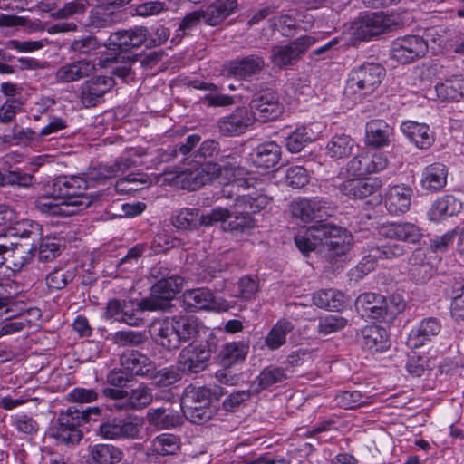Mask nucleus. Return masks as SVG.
Returning a JSON list of instances; mask_svg holds the SVG:
<instances>
[{"mask_svg": "<svg viewBox=\"0 0 464 464\" xmlns=\"http://www.w3.org/2000/svg\"><path fill=\"white\" fill-rule=\"evenodd\" d=\"M352 242V235L345 229L322 219L295 237L304 256L317 250L332 266L351 249Z\"/></svg>", "mask_w": 464, "mask_h": 464, "instance_id": "f257e3e1", "label": "nucleus"}, {"mask_svg": "<svg viewBox=\"0 0 464 464\" xmlns=\"http://www.w3.org/2000/svg\"><path fill=\"white\" fill-rule=\"evenodd\" d=\"M239 157L235 153L222 152L219 161L221 165L206 164L198 166V161L189 165V168L181 169L177 178L183 189L194 191L200 188L206 183L210 181L213 175H220L223 171L227 175H231L234 179H241L248 175V170L240 165Z\"/></svg>", "mask_w": 464, "mask_h": 464, "instance_id": "f03ea898", "label": "nucleus"}, {"mask_svg": "<svg viewBox=\"0 0 464 464\" xmlns=\"http://www.w3.org/2000/svg\"><path fill=\"white\" fill-rule=\"evenodd\" d=\"M224 394V388L216 383L188 387L180 403L184 416L197 425L208 422L217 414V410L211 405V401H218Z\"/></svg>", "mask_w": 464, "mask_h": 464, "instance_id": "7ed1b4c3", "label": "nucleus"}, {"mask_svg": "<svg viewBox=\"0 0 464 464\" xmlns=\"http://www.w3.org/2000/svg\"><path fill=\"white\" fill-rule=\"evenodd\" d=\"M152 276L158 278V281L151 287V297L142 299L140 305L144 309L166 310L169 307L170 301L181 290L184 279L171 274L162 266L154 267Z\"/></svg>", "mask_w": 464, "mask_h": 464, "instance_id": "20e7f679", "label": "nucleus"}, {"mask_svg": "<svg viewBox=\"0 0 464 464\" xmlns=\"http://www.w3.org/2000/svg\"><path fill=\"white\" fill-rule=\"evenodd\" d=\"M384 75L385 69L380 63H364L350 72L344 94L355 102L360 101L375 92Z\"/></svg>", "mask_w": 464, "mask_h": 464, "instance_id": "39448f33", "label": "nucleus"}, {"mask_svg": "<svg viewBox=\"0 0 464 464\" xmlns=\"http://www.w3.org/2000/svg\"><path fill=\"white\" fill-rule=\"evenodd\" d=\"M88 187L82 175L60 176L53 180V194L60 200H65L73 209L80 212L86 209L100 198L83 192Z\"/></svg>", "mask_w": 464, "mask_h": 464, "instance_id": "423d86ee", "label": "nucleus"}, {"mask_svg": "<svg viewBox=\"0 0 464 464\" xmlns=\"http://www.w3.org/2000/svg\"><path fill=\"white\" fill-rule=\"evenodd\" d=\"M142 425V420L137 416H108L100 423L96 433L106 440H132L140 437Z\"/></svg>", "mask_w": 464, "mask_h": 464, "instance_id": "0eeeda50", "label": "nucleus"}, {"mask_svg": "<svg viewBox=\"0 0 464 464\" xmlns=\"http://www.w3.org/2000/svg\"><path fill=\"white\" fill-rule=\"evenodd\" d=\"M398 25L397 16L382 12L370 13L356 18L350 26L351 34L357 40L372 38L392 31Z\"/></svg>", "mask_w": 464, "mask_h": 464, "instance_id": "6e6552de", "label": "nucleus"}, {"mask_svg": "<svg viewBox=\"0 0 464 464\" xmlns=\"http://www.w3.org/2000/svg\"><path fill=\"white\" fill-rule=\"evenodd\" d=\"M217 352V341L208 339L206 343H190L179 353L177 365L182 373H198L207 367L212 353Z\"/></svg>", "mask_w": 464, "mask_h": 464, "instance_id": "1a4fd4ad", "label": "nucleus"}, {"mask_svg": "<svg viewBox=\"0 0 464 464\" xmlns=\"http://www.w3.org/2000/svg\"><path fill=\"white\" fill-rule=\"evenodd\" d=\"M428 49V43L423 37L409 34L392 42L390 56L392 60L407 64L424 57Z\"/></svg>", "mask_w": 464, "mask_h": 464, "instance_id": "9d476101", "label": "nucleus"}, {"mask_svg": "<svg viewBox=\"0 0 464 464\" xmlns=\"http://www.w3.org/2000/svg\"><path fill=\"white\" fill-rule=\"evenodd\" d=\"M315 44L310 35L301 36L285 45H276L271 49V62L279 68L295 64L307 50Z\"/></svg>", "mask_w": 464, "mask_h": 464, "instance_id": "9b49d317", "label": "nucleus"}, {"mask_svg": "<svg viewBox=\"0 0 464 464\" xmlns=\"http://www.w3.org/2000/svg\"><path fill=\"white\" fill-rule=\"evenodd\" d=\"M249 107L254 117L264 122L275 121L284 112V105L280 102L278 94L269 89L256 93Z\"/></svg>", "mask_w": 464, "mask_h": 464, "instance_id": "f8f14e48", "label": "nucleus"}, {"mask_svg": "<svg viewBox=\"0 0 464 464\" xmlns=\"http://www.w3.org/2000/svg\"><path fill=\"white\" fill-rule=\"evenodd\" d=\"M59 428L55 437L65 444H76L82 439L79 427L86 423L82 411L76 406L69 407L58 417Z\"/></svg>", "mask_w": 464, "mask_h": 464, "instance_id": "ddd939ff", "label": "nucleus"}, {"mask_svg": "<svg viewBox=\"0 0 464 464\" xmlns=\"http://www.w3.org/2000/svg\"><path fill=\"white\" fill-rule=\"evenodd\" d=\"M34 244L24 245L13 242L6 235H0V258L9 262L13 270H21L34 256Z\"/></svg>", "mask_w": 464, "mask_h": 464, "instance_id": "4468645a", "label": "nucleus"}, {"mask_svg": "<svg viewBox=\"0 0 464 464\" xmlns=\"http://www.w3.org/2000/svg\"><path fill=\"white\" fill-rule=\"evenodd\" d=\"M387 157L382 152H362L353 157L346 165L347 172L352 176H364L386 169Z\"/></svg>", "mask_w": 464, "mask_h": 464, "instance_id": "2eb2a0df", "label": "nucleus"}, {"mask_svg": "<svg viewBox=\"0 0 464 464\" xmlns=\"http://www.w3.org/2000/svg\"><path fill=\"white\" fill-rule=\"evenodd\" d=\"M114 85L111 76L100 75L85 81L80 88L82 103L87 108L95 106Z\"/></svg>", "mask_w": 464, "mask_h": 464, "instance_id": "dca6fc26", "label": "nucleus"}, {"mask_svg": "<svg viewBox=\"0 0 464 464\" xmlns=\"http://www.w3.org/2000/svg\"><path fill=\"white\" fill-rule=\"evenodd\" d=\"M264 67V58L256 54H251L229 61L224 65L223 72L228 76L245 80L259 73Z\"/></svg>", "mask_w": 464, "mask_h": 464, "instance_id": "f3484780", "label": "nucleus"}, {"mask_svg": "<svg viewBox=\"0 0 464 464\" xmlns=\"http://www.w3.org/2000/svg\"><path fill=\"white\" fill-rule=\"evenodd\" d=\"M182 307L188 312L221 309L218 302L208 288H194L182 294Z\"/></svg>", "mask_w": 464, "mask_h": 464, "instance_id": "a211bd4d", "label": "nucleus"}, {"mask_svg": "<svg viewBox=\"0 0 464 464\" xmlns=\"http://www.w3.org/2000/svg\"><path fill=\"white\" fill-rule=\"evenodd\" d=\"M253 118L245 107L236 109L231 114L218 121L219 132L224 136H237L244 133L252 124Z\"/></svg>", "mask_w": 464, "mask_h": 464, "instance_id": "6ab92c4d", "label": "nucleus"}, {"mask_svg": "<svg viewBox=\"0 0 464 464\" xmlns=\"http://www.w3.org/2000/svg\"><path fill=\"white\" fill-rule=\"evenodd\" d=\"M94 71V63L82 59L60 66L54 72V78L58 83H70L90 76Z\"/></svg>", "mask_w": 464, "mask_h": 464, "instance_id": "aec40b11", "label": "nucleus"}, {"mask_svg": "<svg viewBox=\"0 0 464 464\" xmlns=\"http://www.w3.org/2000/svg\"><path fill=\"white\" fill-rule=\"evenodd\" d=\"M355 307L362 317L370 319L383 317L388 309L386 298L374 293L360 295L355 301Z\"/></svg>", "mask_w": 464, "mask_h": 464, "instance_id": "412c9836", "label": "nucleus"}, {"mask_svg": "<svg viewBox=\"0 0 464 464\" xmlns=\"http://www.w3.org/2000/svg\"><path fill=\"white\" fill-rule=\"evenodd\" d=\"M382 182L376 179H352L339 186L340 192L351 198L362 199L379 192Z\"/></svg>", "mask_w": 464, "mask_h": 464, "instance_id": "4be33fe9", "label": "nucleus"}, {"mask_svg": "<svg viewBox=\"0 0 464 464\" xmlns=\"http://www.w3.org/2000/svg\"><path fill=\"white\" fill-rule=\"evenodd\" d=\"M326 202L316 198H298L290 205L291 214L294 218L303 222H310L314 218H322L325 214Z\"/></svg>", "mask_w": 464, "mask_h": 464, "instance_id": "5701e85b", "label": "nucleus"}, {"mask_svg": "<svg viewBox=\"0 0 464 464\" xmlns=\"http://www.w3.org/2000/svg\"><path fill=\"white\" fill-rule=\"evenodd\" d=\"M440 331L441 324L439 319L436 317L425 318L411 331L407 344L410 348L420 347L426 342L431 341L433 337L439 335Z\"/></svg>", "mask_w": 464, "mask_h": 464, "instance_id": "b1692460", "label": "nucleus"}, {"mask_svg": "<svg viewBox=\"0 0 464 464\" xmlns=\"http://www.w3.org/2000/svg\"><path fill=\"white\" fill-rule=\"evenodd\" d=\"M150 332L154 342L161 347L169 351L179 348L176 329L169 317L153 322Z\"/></svg>", "mask_w": 464, "mask_h": 464, "instance_id": "393cba45", "label": "nucleus"}, {"mask_svg": "<svg viewBox=\"0 0 464 464\" xmlns=\"http://www.w3.org/2000/svg\"><path fill=\"white\" fill-rule=\"evenodd\" d=\"M281 159V148L274 142H265L249 154V160L256 168L267 169L276 167Z\"/></svg>", "mask_w": 464, "mask_h": 464, "instance_id": "a878e982", "label": "nucleus"}, {"mask_svg": "<svg viewBox=\"0 0 464 464\" xmlns=\"http://www.w3.org/2000/svg\"><path fill=\"white\" fill-rule=\"evenodd\" d=\"M148 34V29L144 26L117 31L111 34L110 44L121 51H129L145 44Z\"/></svg>", "mask_w": 464, "mask_h": 464, "instance_id": "bb28decb", "label": "nucleus"}, {"mask_svg": "<svg viewBox=\"0 0 464 464\" xmlns=\"http://www.w3.org/2000/svg\"><path fill=\"white\" fill-rule=\"evenodd\" d=\"M380 234L385 237L416 244L422 237L421 229L410 222L389 223L382 226Z\"/></svg>", "mask_w": 464, "mask_h": 464, "instance_id": "cd10ccee", "label": "nucleus"}, {"mask_svg": "<svg viewBox=\"0 0 464 464\" xmlns=\"http://www.w3.org/2000/svg\"><path fill=\"white\" fill-rule=\"evenodd\" d=\"M121 363L131 376L137 375L148 378L153 373L155 364L147 355L138 351L124 353L121 357Z\"/></svg>", "mask_w": 464, "mask_h": 464, "instance_id": "c85d7f7f", "label": "nucleus"}, {"mask_svg": "<svg viewBox=\"0 0 464 464\" xmlns=\"http://www.w3.org/2000/svg\"><path fill=\"white\" fill-rule=\"evenodd\" d=\"M401 130L417 148L421 150L430 148L434 141L433 133L425 123L406 121L401 123Z\"/></svg>", "mask_w": 464, "mask_h": 464, "instance_id": "c756f323", "label": "nucleus"}, {"mask_svg": "<svg viewBox=\"0 0 464 464\" xmlns=\"http://www.w3.org/2000/svg\"><path fill=\"white\" fill-rule=\"evenodd\" d=\"M393 129L382 120H371L365 126V143L373 148H382L390 143Z\"/></svg>", "mask_w": 464, "mask_h": 464, "instance_id": "7c9ffc66", "label": "nucleus"}, {"mask_svg": "<svg viewBox=\"0 0 464 464\" xmlns=\"http://www.w3.org/2000/svg\"><path fill=\"white\" fill-rule=\"evenodd\" d=\"M412 190L406 186H394L386 194L385 206L392 215H400L409 210Z\"/></svg>", "mask_w": 464, "mask_h": 464, "instance_id": "2f4dec72", "label": "nucleus"}, {"mask_svg": "<svg viewBox=\"0 0 464 464\" xmlns=\"http://www.w3.org/2000/svg\"><path fill=\"white\" fill-rule=\"evenodd\" d=\"M406 252L405 246L399 243L373 246L370 247L368 254L364 256L362 261L365 264L369 263L368 269H371L379 260H393L404 256Z\"/></svg>", "mask_w": 464, "mask_h": 464, "instance_id": "473e14b6", "label": "nucleus"}, {"mask_svg": "<svg viewBox=\"0 0 464 464\" xmlns=\"http://www.w3.org/2000/svg\"><path fill=\"white\" fill-rule=\"evenodd\" d=\"M237 0H215L205 9V24L217 26L237 8Z\"/></svg>", "mask_w": 464, "mask_h": 464, "instance_id": "72a5a7b5", "label": "nucleus"}, {"mask_svg": "<svg viewBox=\"0 0 464 464\" xmlns=\"http://www.w3.org/2000/svg\"><path fill=\"white\" fill-rule=\"evenodd\" d=\"M361 344L364 350L381 352L388 347V334L384 328L376 325H367L361 332Z\"/></svg>", "mask_w": 464, "mask_h": 464, "instance_id": "f704fd0d", "label": "nucleus"}, {"mask_svg": "<svg viewBox=\"0 0 464 464\" xmlns=\"http://www.w3.org/2000/svg\"><path fill=\"white\" fill-rule=\"evenodd\" d=\"M448 169L443 163L436 162L425 168L421 186L426 190L436 192L447 184Z\"/></svg>", "mask_w": 464, "mask_h": 464, "instance_id": "c9c22d12", "label": "nucleus"}, {"mask_svg": "<svg viewBox=\"0 0 464 464\" xmlns=\"http://www.w3.org/2000/svg\"><path fill=\"white\" fill-rule=\"evenodd\" d=\"M433 274L432 266L426 261L423 250L416 249L409 258V275L417 284H425Z\"/></svg>", "mask_w": 464, "mask_h": 464, "instance_id": "e433bc0d", "label": "nucleus"}, {"mask_svg": "<svg viewBox=\"0 0 464 464\" xmlns=\"http://www.w3.org/2000/svg\"><path fill=\"white\" fill-rule=\"evenodd\" d=\"M462 209V202L452 195H445L433 202L429 211L430 220L440 221L447 217L459 214Z\"/></svg>", "mask_w": 464, "mask_h": 464, "instance_id": "4c0bfd02", "label": "nucleus"}, {"mask_svg": "<svg viewBox=\"0 0 464 464\" xmlns=\"http://www.w3.org/2000/svg\"><path fill=\"white\" fill-rule=\"evenodd\" d=\"M357 148L356 141L344 133L334 135L327 142L325 153L334 160L347 158Z\"/></svg>", "mask_w": 464, "mask_h": 464, "instance_id": "58836bf2", "label": "nucleus"}, {"mask_svg": "<svg viewBox=\"0 0 464 464\" xmlns=\"http://www.w3.org/2000/svg\"><path fill=\"white\" fill-rule=\"evenodd\" d=\"M123 459V451L111 444H97L91 448L88 464H118Z\"/></svg>", "mask_w": 464, "mask_h": 464, "instance_id": "ea45409f", "label": "nucleus"}, {"mask_svg": "<svg viewBox=\"0 0 464 464\" xmlns=\"http://www.w3.org/2000/svg\"><path fill=\"white\" fill-rule=\"evenodd\" d=\"M437 96L448 102H459L464 96V75L454 74L435 86Z\"/></svg>", "mask_w": 464, "mask_h": 464, "instance_id": "a19ab883", "label": "nucleus"}, {"mask_svg": "<svg viewBox=\"0 0 464 464\" xmlns=\"http://www.w3.org/2000/svg\"><path fill=\"white\" fill-rule=\"evenodd\" d=\"M147 421L160 430H169L179 426L182 419L178 412L165 408H151L147 412Z\"/></svg>", "mask_w": 464, "mask_h": 464, "instance_id": "79ce46f5", "label": "nucleus"}, {"mask_svg": "<svg viewBox=\"0 0 464 464\" xmlns=\"http://www.w3.org/2000/svg\"><path fill=\"white\" fill-rule=\"evenodd\" d=\"M121 16L120 12L111 6H107V4L102 1L90 12V24L97 29L110 27L118 23Z\"/></svg>", "mask_w": 464, "mask_h": 464, "instance_id": "37998d69", "label": "nucleus"}, {"mask_svg": "<svg viewBox=\"0 0 464 464\" xmlns=\"http://www.w3.org/2000/svg\"><path fill=\"white\" fill-rule=\"evenodd\" d=\"M179 343L188 342L197 337L199 333V323L194 316L176 315L169 317Z\"/></svg>", "mask_w": 464, "mask_h": 464, "instance_id": "c03bdc74", "label": "nucleus"}, {"mask_svg": "<svg viewBox=\"0 0 464 464\" xmlns=\"http://www.w3.org/2000/svg\"><path fill=\"white\" fill-rule=\"evenodd\" d=\"M248 353V345L243 342L226 343L219 352L218 360L222 367H232L243 362Z\"/></svg>", "mask_w": 464, "mask_h": 464, "instance_id": "a18cd8bd", "label": "nucleus"}, {"mask_svg": "<svg viewBox=\"0 0 464 464\" xmlns=\"http://www.w3.org/2000/svg\"><path fill=\"white\" fill-rule=\"evenodd\" d=\"M76 276V269L66 265L53 267L45 276L47 287L52 291L62 290Z\"/></svg>", "mask_w": 464, "mask_h": 464, "instance_id": "49530a36", "label": "nucleus"}, {"mask_svg": "<svg viewBox=\"0 0 464 464\" xmlns=\"http://www.w3.org/2000/svg\"><path fill=\"white\" fill-rule=\"evenodd\" d=\"M313 304L319 308L339 311L345 304L344 295L335 289L320 290L313 295Z\"/></svg>", "mask_w": 464, "mask_h": 464, "instance_id": "de8ad7c7", "label": "nucleus"}, {"mask_svg": "<svg viewBox=\"0 0 464 464\" xmlns=\"http://www.w3.org/2000/svg\"><path fill=\"white\" fill-rule=\"evenodd\" d=\"M271 201V198L261 191L255 190L251 193L237 196L235 199V207L243 210L257 213L264 209Z\"/></svg>", "mask_w": 464, "mask_h": 464, "instance_id": "09e8293b", "label": "nucleus"}, {"mask_svg": "<svg viewBox=\"0 0 464 464\" xmlns=\"http://www.w3.org/2000/svg\"><path fill=\"white\" fill-rule=\"evenodd\" d=\"M294 330L292 322L281 319L271 328L265 338V344L271 351H276L286 342V336Z\"/></svg>", "mask_w": 464, "mask_h": 464, "instance_id": "8fccbe9b", "label": "nucleus"}, {"mask_svg": "<svg viewBox=\"0 0 464 464\" xmlns=\"http://www.w3.org/2000/svg\"><path fill=\"white\" fill-rule=\"evenodd\" d=\"M180 449V440L170 433H163L155 437L151 442L150 450L153 455L169 456L175 455Z\"/></svg>", "mask_w": 464, "mask_h": 464, "instance_id": "3c124183", "label": "nucleus"}, {"mask_svg": "<svg viewBox=\"0 0 464 464\" xmlns=\"http://www.w3.org/2000/svg\"><path fill=\"white\" fill-rule=\"evenodd\" d=\"M172 225L180 230H192L201 224V215L198 208H181L176 211L171 218Z\"/></svg>", "mask_w": 464, "mask_h": 464, "instance_id": "603ef678", "label": "nucleus"}, {"mask_svg": "<svg viewBox=\"0 0 464 464\" xmlns=\"http://www.w3.org/2000/svg\"><path fill=\"white\" fill-rule=\"evenodd\" d=\"M64 240L56 236H46L42 238L38 247L40 262H51L59 256L63 250Z\"/></svg>", "mask_w": 464, "mask_h": 464, "instance_id": "864d4df0", "label": "nucleus"}, {"mask_svg": "<svg viewBox=\"0 0 464 464\" xmlns=\"http://www.w3.org/2000/svg\"><path fill=\"white\" fill-rule=\"evenodd\" d=\"M82 175L88 188L103 185L108 180L115 178L113 169L111 168L110 165L102 163L90 167L87 171Z\"/></svg>", "mask_w": 464, "mask_h": 464, "instance_id": "5fc2aeb1", "label": "nucleus"}, {"mask_svg": "<svg viewBox=\"0 0 464 464\" xmlns=\"http://www.w3.org/2000/svg\"><path fill=\"white\" fill-rule=\"evenodd\" d=\"M10 235L21 239L31 240V244H34L42 236V227L34 220L24 219L15 223L14 226L11 227Z\"/></svg>", "mask_w": 464, "mask_h": 464, "instance_id": "6e6d98bb", "label": "nucleus"}, {"mask_svg": "<svg viewBox=\"0 0 464 464\" xmlns=\"http://www.w3.org/2000/svg\"><path fill=\"white\" fill-rule=\"evenodd\" d=\"M200 140L201 138L198 134H191L175 147L179 157V164L186 166L197 161L195 160L197 158L195 157L197 151L194 150L200 142Z\"/></svg>", "mask_w": 464, "mask_h": 464, "instance_id": "4d7b16f0", "label": "nucleus"}, {"mask_svg": "<svg viewBox=\"0 0 464 464\" xmlns=\"http://www.w3.org/2000/svg\"><path fill=\"white\" fill-rule=\"evenodd\" d=\"M152 401V391L145 384H140L137 388L129 392L128 405H130L131 411L145 409Z\"/></svg>", "mask_w": 464, "mask_h": 464, "instance_id": "13d9d810", "label": "nucleus"}, {"mask_svg": "<svg viewBox=\"0 0 464 464\" xmlns=\"http://www.w3.org/2000/svg\"><path fill=\"white\" fill-rule=\"evenodd\" d=\"M288 378L286 372L279 367L269 366L265 368L256 377L258 391L265 390L274 384L284 382Z\"/></svg>", "mask_w": 464, "mask_h": 464, "instance_id": "bf43d9fd", "label": "nucleus"}, {"mask_svg": "<svg viewBox=\"0 0 464 464\" xmlns=\"http://www.w3.org/2000/svg\"><path fill=\"white\" fill-rule=\"evenodd\" d=\"M181 371L177 368L164 367L160 371H156V366H153V373L149 376L153 382L160 387H167L172 385L181 380Z\"/></svg>", "mask_w": 464, "mask_h": 464, "instance_id": "052dcab7", "label": "nucleus"}, {"mask_svg": "<svg viewBox=\"0 0 464 464\" xmlns=\"http://www.w3.org/2000/svg\"><path fill=\"white\" fill-rule=\"evenodd\" d=\"M255 227L256 219L248 211L241 210L235 214L234 218L227 224L225 230L234 234H241Z\"/></svg>", "mask_w": 464, "mask_h": 464, "instance_id": "680f3d73", "label": "nucleus"}, {"mask_svg": "<svg viewBox=\"0 0 464 464\" xmlns=\"http://www.w3.org/2000/svg\"><path fill=\"white\" fill-rule=\"evenodd\" d=\"M140 304L141 301L136 304L131 301L125 302V308L120 322L130 326H140L143 324L144 320L141 317L142 313L145 311H154L155 309H144Z\"/></svg>", "mask_w": 464, "mask_h": 464, "instance_id": "e2e57ef3", "label": "nucleus"}, {"mask_svg": "<svg viewBox=\"0 0 464 464\" xmlns=\"http://www.w3.org/2000/svg\"><path fill=\"white\" fill-rule=\"evenodd\" d=\"M367 397H364L361 392L353 391V392H342L338 393L334 401L335 404L345 410H352L357 407L364 406L367 402Z\"/></svg>", "mask_w": 464, "mask_h": 464, "instance_id": "0e129e2a", "label": "nucleus"}, {"mask_svg": "<svg viewBox=\"0 0 464 464\" xmlns=\"http://www.w3.org/2000/svg\"><path fill=\"white\" fill-rule=\"evenodd\" d=\"M313 138L304 127L297 128L285 139V147L292 153L301 151Z\"/></svg>", "mask_w": 464, "mask_h": 464, "instance_id": "69168bd1", "label": "nucleus"}, {"mask_svg": "<svg viewBox=\"0 0 464 464\" xmlns=\"http://www.w3.org/2000/svg\"><path fill=\"white\" fill-rule=\"evenodd\" d=\"M130 9L132 14L141 17H149L157 15L167 8L164 2L159 0H148L140 4L132 5Z\"/></svg>", "mask_w": 464, "mask_h": 464, "instance_id": "338daca9", "label": "nucleus"}, {"mask_svg": "<svg viewBox=\"0 0 464 464\" xmlns=\"http://www.w3.org/2000/svg\"><path fill=\"white\" fill-rule=\"evenodd\" d=\"M112 341L119 346H140L147 341V338L141 332L118 331L113 334Z\"/></svg>", "mask_w": 464, "mask_h": 464, "instance_id": "774afa93", "label": "nucleus"}]
</instances>
